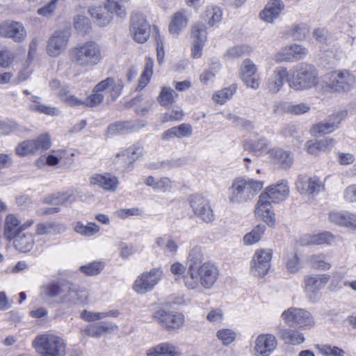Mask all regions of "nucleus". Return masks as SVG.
<instances>
[{
  "label": "nucleus",
  "instance_id": "b1692460",
  "mask_svg": "<svg viewBox=\"0 0 356 356\" xmlns=\"http://www.w3.org/2000/svg\"><path fill=\"white\" fill-rule=\"evenodd\" d=\"M32 223L33 221L30 222L27 225H26V224L20 225V221L15 215L9 214L6 216L5 220V236L8 239L12 240V238L15 237L19 232H23V230L30 226Z\"/></svg>",
  "mask_w": 356,
  "mask_h": 356
},
{
  "label": "nucleus",
  "instance_id": "39448f33",
  "mask_svg": "<svg viewBox=\"0 0 356 356\" xmlns=\"http://www.w3.org/2000/svg\"><path fill=\"white\" fill-rule=\"evenodd\" d=\"M218 277V270L216 266L209 262H204L195 272L184 275L182 280L188 289H195L200 285L209 289L212 288Z\"/></svg>",
  "mask_w": 356,
  "mask_h": 356
},
{
  "label": "nucleus",
  "instance_id": "052dcab7",
  "mask_svg": "<svg viewBox=\"0 0 356 356\" xmlns=\"http://www.w3.org/2000/svg\"><path fill=\"white\" fill-rule=\"evenodd\" d=\"M104 97L102 93L92 92V94L84 100V106L88 107L97 106L103 102Z\"/></svg>",
  "mask_w": 356,
  "mask_h": 356
},
{
  "label": "nucleus",
  "instance_id": "680f3d73",
  "mask_svg": "<svg viewBox=\"0 0 356 356\" xmlns=\"http://www.w3.org/2000/svg\"><path fill=\"white\" fill-rule=\"evenodd\" d=\"M74 192L67 191L64 193H58V205L69 206L76 201Z\"/></svg>",
  "mask_w": 356,
  "mask_h": 356
},
{
  "label": "nucleus",
  "instance_id": "7c9ffc66",
  "mask_svg": "<svg viewBox=\"0 0 356 356\" xmlns=\"http://www.w3.org/2000/svg\"><path fill=\"white\" fill-rule=\"evenodd\" d=\"M269 154L274 161L282 168H289L293 164V159L289 152L282 149H273L269 152Z\"/></svg>",
  "mask_w": 356,
  "mask_h": 356
},
{
  "label": "nucleus",
  "instance_id": "09e8293b",
  "mask_svg": "<svg viewBox=\"0 0 356 356\" xmlns=\"http://www.w3.org/2000/svg\"><path fill=\"white\" fill-rule=\"evenodd\" d=\"M207 32L204 24L197 23L192 27L191 37L194 41L205 42L207 40Z\"/></svg>",
  "mask_w": 356,
  "mask_h": 356
},
{
  "label": "nucleus",
  "instance_id": "393cba45",
  "mask_svg": "<svg viewBox=\"0 0 356 356\" xmlns=\"http://www.w3.org/2000/svg\"><path fill=\"white\" fill-rule=\"evenodd\" d=\"M181 352L177 346L170 342H163L150 348L147 356H181Z\"/></svg>",
  "mask_w": 356,
  "mask_h": 356
},
{
  "label": "nucleus",
  "instance_id": "338daca9",
  "mask_svg": "<svg viewBox=\"0 0 356 356\" xmlns=\"http://www.w3.org/2000/svg\"><path fill=\"white\" fill-rule=\"evenodd\" d=\"M120 250V255L122 259H128L130 256L134 254L136 250L133 245H128L125 243L120 242L118 244Z\"/></svg>",
  "mask_w": 356,
  "mask_h": 356
},
{
  "label": "nucleus",
  "instance_id": "0e129e2a",
  "mask_svg": "<svg viewBox=\"0 0 356 356\" xmlns=\"http://www.w3.org/2000/svg\"><path fill=\"white\" fill-rule=\"evenodd\" d=\"M15 58L14 54L8 50L3 49L0 51V66L2 67H8L13 63Z\"/></svg>",
  "mask_w": 356,
  "mask_h": 356
},
{
  "label": "nucleus",
  "instance_id": "f704fd0d",
  "mask_svg": "<svg viewBox=\"0 0 356 356\" xmlns=\"http://www.w3.org/2000/svg\"><path fill=\"white\" fill-rule=\"evenodd\" d=\"M280 335L286 343L291 345H298L305 341L303 334L296 330L284 329L280 331Z\"/></svg>",
  "mask_w": 356,
  "mask_h": 356
},
{
  "label": "nucleus",
  "instance_id": "49530a36",
  "mask_svg": "<svg viewBox=\"0 0 356 356\" xmlns=\"http://www.w3.org/2000/svg\"><path fill=\"white\" fill-rule=\"evenodd\" d=\"M140 150L138 145H133L125 150H123L116 154V158L127 157L126 165H131L138 158V152Z\"/></svg>",
  "mask_w": 356,
  "mask_h": 356
},
{
  "label": "nucleus",
  "instance_id": "ddd939ff",
  "mask_svg": "<svg viewBox=\"0 0 356 356\" xmlns=\"http://www.w3.org/2000/svg\"><path fill=\"white\" fill-rule=\"evenodd\" d=\"M163 275L159 268L151 269L144 272L138 276L133 284V289L138 294H145L152 291L159 283Z\"/></svg>",
  "mask_w": 356,
  "mask_h": 356
},
{
  "label": "nucleus",
  "instance_id": "8fccbe9b",
  "mask_svg": "<svg viewBox=\"0 0 356 356\" xmlns=\"http://www.w3.org/2000/svg\"><path fill=\"white\" fill-rule=\"evenodd\" d=\"M316 348L324 356H344L345 351L337 346L316 345Z\"/></svg>",
  "mask_w": 356,
  "mask_h": 356
},
{
  "label": "nucleus",
  "instance_id": "e433bc0d",
  "mask_svg": "<svg viewBox=\"0 0 356 356\" xmlns=\"http://www.w3.org/2000/svg\"><path fill=\"white\" fill-rule=\"evenodd\" d=\"M153 59L149 57H146L145 60V68L140 77L136 90H142L147 85L153 74Z\"/></svg>",
  "mask_w": 356,
  "mask_h": 356
},
{
  "label": "nucleus",
  "instance_id": "bf43d9fd",
  "mask_svg": "<svg viewBox=\"0 0 356 356\" xmlns=\"http://www.w3.org/2000/svg\"><path fill=\"white\" fill-rule=\"evenodd\" d=\"M336 129L335 125L327 120V121L323 123H319L314 126L312 131L314 133L326 134L333 131Z\"/></svg>",
  "mask_w": 356,
  "mask_h": 356
},
{
  "label": "nucleus",
  "instance_id": "2eb2a0df",
  "mask_svg": "<svg viewBox=\"0 0 356 356\" xmlns=\"http://www.w3.org/2000/svg\"><path fill=\"white\" fill-rule=\"evenodd\" d=\"M131 32L134 39L138 43H145L150 35V26L145 17L138 13L132 14L131 17Z\"/></svg>",
  "mask_w": 356,
  "mask_h": 356
},
{
  "label": "nucleus",
  "instance_id": "a211bd4d",
  "mask_svg": "<svg viewBox=\"0 0 356 356\" xmlns=\"http://www.w3.org/2000/svg\"><path fill=\"white\" fill-rule=\"evenodd\" d=\"M330 276L326 275H307L305 277V289L309 300H317L318 293L327 283Z\"/></svg>",
  "mask_w": 356,
  "mask_h": 356
},
{
  "label": "nucleus",
  "instance_id": "dca6fc26",
  "mask_svg": "<svg viewBox=\"0 0 356 356\" xmlns=\"http://www.w3.org/2000/svg\"><path fill=\"white\" fill-rule=\"evenodd\" d=\"M296 188L302 195H311L323 191L324 184L317 177L300 175L296 181Z\"/></svg>",
  "mask_w": 356,
  "mask_h": 356
},
{
  "label": "nucleus",
  "instance_id": "774afa93",
  "mask_svg": "<svg viewBox=\"0 0 356 356\" xmlns=\"http://www.w3.org/2000/svg\"><path fill=\"white\" fill-rule=\"evenodd\" d=\"M257 70V66L253 63V62L251 60L247 58L243 60L241 66L240 75L255 74Z\"/></svg>",
  "mask_w": 356,
  "mask_h": 356
},
{
  "label": "nucleus",
  "instance_id": "2f4dec72",
  "mask_svg": "<svg viewBox=\"0 0 356 356\" xmlns=\"http://www.w3.org/2000/svg\"><path fill=\"white\" fill-rule=\"evenodd\" d=\"M187 23L188 19L184 14V11H178L172 17L169 25V32L172 35H177L181 30L186 26Z\"/></svg>",
  "mask_w": 356,
  "mask_h": 356
},
{
  "label": "nucleus",
  "instance_id": "5701e85b",
  "mask_svg": "<svg viewBox=\"0 0 356 356\" xmlns=\"http://www.w3.org/2000/svg\"><path fill=\"white\" fill-rule=\"evenodd\" d=\"M91 185H97L105 191L115 192L118 186L119 181L116 177L109 174H95L90 178Z\"/></svg>",
  "mask_w": 356,
  "mask_h": 356
},
{
  "label": "nucleus",
  "instance_id": "f3484780",
  "mask_svg": "<svg viewBox=\"0 0 356 356\" xmlns=\"http://www.w3.org/2000/svg\"><path fill=\"white\" fill-rule=\"evenodd\" d=\"M277 346L276 337L271 334H261L255 339L253 348L255 356H270Z\"/></svg>",
  "mask_w": 356,
  "mask_h": 356
},
{
  "label": "nucleus",
  "instance_id": "9b49d317",
  "mask_svg": "<svg viewBox=\"0 0 356 356\" xmlns=\"http://www.w3.org/2000/svg\"><path fill=\"white\" fill-rule=\"evenodd\" d=\"M152 317L163 329L170 332L180 330L185 322L184 315L181 313L161 309L156 310Z\"/></svg>",
  "mask_w": 356,
  "mask_h": 356
},
{
  "label": "nucleus",
  "instance_id": "423d86ee",
  "mask_svg": "<svg viewBox=\"0 0 356 356\" xmlns=\"http://www.w3.org/2000/svg\"><path fill=\"white\" fill-rule=\"evenodd\" d=\"M70 54L71 61L81 67L95 66L102 58L101 47L94 41L77 44L70 50Z\"/></svg>",
  "mask_w": 356,
  "mask_h": 356
},
{
  "label": "nucleus",
  "instance_id": "a878e982",
  "mask_svg": "<svg viewBox=\"0 0 356 356\" xmlns=\"http://www.w3.org/2000/svg\"><path fill=\"white\" fill-rule=\"evenodd\" d=\"M329 220L331 222L339 226L350 227L356 230V213L348 211L331 212Z\"/></svg>",
  "mask_w": 356,
  "mask_h": 356
},
{
  "label": "nucleus",
  "instance_id": "bb28decb",
  "mask_svg": "<svg viewBox=\"0 0 356 356\" xmlns=\"http://www.w3.org/2000/svg\"><path fill=\"white\" fill-rule=\"evenodd\" d=\"M284 8V5L280 0H272L266 4L259 16L264 21L272 23L279 17Z\"/></svg>",
  "mask_w": 356,
  "mask_h": 356
},
{
  "label": "nucleus",
  "instance_id": "37998d69",
  "mask_svg": "<svg viewBox=\"0 0 356 356\" xmlns=\"http://www.w3.org/2000/svg\"><path fill=\"white\" fill-rule=\"evenodd\" d=\"M251 50V47L246 44L234 46L227 50L225 57L227 59L238 58L249 54Z\"/></svg>",
  "mask_w": 356,
  "mask_h": 356
},
{
  "label": "nucleus",
  "instance_id": "69168bd1",
  "mask_svg": "<svg viewBox=\"0 0 356 356\" xmlns=\"http://www.w3.org/2000/svg\"><path fill=\"white\" fill-rule=\"evenodd\" d=\"M335 141L332 138H325L319 140L317 143L314 144L312 147H309V152H312V148H316L319 150L326 151L334 146Z\"/></svg>",
  "mask_w": 356,
  "mask_h": 356
},
{
  "label": "nucleus",
  "instance_id": "0eeeda50",
  "mask_svg": "<svg viewBox=\"0 0 356 356\" xmlns=\"http://www.w3.org/2000/svg\"><path fill=\"white\" fill-rule=\"evenodd\" d=\"M35 348L42 356H65L66 343L63 339L54 334L38 336L34 341Z\"/></svg>",
  "mask_w": 356,
  "mask_h": 356
},
{
  "label": "nucleus",
  "instance_id": "4be33fe9",
  "mask_svg": "<svg viewBox=\"0 0 356 356\" xmlns=\"http://www.w3.org/2000/svg\"><path fill=\"white\" fill-rule=\"evenodd\" d=\"M307 49L299 44H291L282 48L276 55L277 62L290 61L293 59H300L307 54Z\"/></svg>",
  "mask_w": 356,
  "mask_h": 356
},
{
  "label": "nucleus",
  "instance_id": "ea45409f",
  "mask_svg": "<svg viewBox=\"0 0 356 356\" xmlns=\"http://www.w3.org/2000/svg\"><path fill=\"white\" fill-rule=\"evenodd\" d=\"M309 264L317 270H328L331 267V264L327 261L325 254H312L307 259Z\"/></svg>",
  "mask_w": 356,
  "mask_h": 356
},
{
  "label": "nucleus",
  "instance_id": "864d4df0",
  "mask_svg": "<svg viewBox=\"0 0 356 356\" xmlns=\"http://www.w3.org/2000/svg\"><path fill=\"white\" fill-rule=\"evenodd\" d=\"M104 265L101 262L95 261L86 266H81L80 270L88 276L97 275L101 273Z\"/></svg>",
  "mask_w": 356,
  "mask_h": 356
},
{
  "label": "nucleus",
  "instance_id": "a19ab883",
  "mask_svg": "<svg viewBox=\"0 0 356 356\" xmlns=\"http://www.w3.org/2000/svg\"><path fill=\"white\" fill-rule=\"evenodd\" d=\"M177 92L170 88L163 87L158 97V102L162 106H168L174 103Z\"/></svg>",
  "mask_w": 356,
  "mask_h": 356
},
{
  "label": "nucleus",
  "instance_id": "4d7b16f0",
  "mask_svg": "<svg viewBox=\"0 0 356 356\" xmlns=\"http://www.w3.org/2000/svg\"><path fill=\"white\" fill-rule=\"evenodd\" d=\"M31 110L40 113H44L49 115H58L59 111L56 107L47 106L42 104H33L31 106Z\"/></svg>",
  "mask_w": 356,
  "mask_h": 356
},
{
  "label": "nucleus",
  "instance_id": "58836bf2",
  "mask_svg": "<svg viewBox=\"0 0 356 356\" xmlns=\"http://www.w3.org/2000/svg\"><path fill=\"white\" fill-rule=\"evenodd\" d=\"M266 229L264 225H257L250 232L246 234L243 237V242L245 245H253L260 241Z\"/></svg>",
  "mask_w": 356,
  "mask_h": 356
},
{
  "label": "nucleus",
  "instance_id": "de8ad7c7",
  "mask_svg": "<svg viewBox=\"0 0 356 356\" xmlns=\"http://www.w3.org/2000/svg\"><path fill=\"white\" fill-rule=\"evenodd\" d=\"M334 240V237L330 232H325L314 234L309 236L308 245H321L324 243L330 244Z\"/></svg>",
  "mask_w": 356,
  "mask_h": 356
},
{
  "label": "nucleus",
  "instance_id": "aec40b11",
  "mask_svg": "<svg viewBox=\"0 0 356 356\" xmlns=\"http://www.w3.org/2000/svg\"><path fill=\"white\" fill-rule=\"evenodd\" d=\"M0 34L1 36L10 38L17 43L22 42L27 36L24 25L15 21L6 22L0 25Z\"/></svg>",
  "mask_w": 356,
  "mask_h": 356
},
{
  "label": "nucleus",
  "instance_id": "3c124183",
  "mask_svg": "<svg viewBox=\"0 0 356 356\" xmlns=\"http://www.w3.org/2000/svg\"><path fill=\"white\" fill-rule=\"evenodd\" d=\"M35 143L32 140H25L15 147V152L19 156H25L29 154L35 153Z\"/></svg>",
  "mask_w": 356,
  "mask_h": 356
},
{
  "label": "nucleus",
  "instance_id": "6e6552de",
  "mask_svg": "<svg viewBox=\"0 0 356 356\" xmlns=\"http://www.w3.org/2000/svg\"><path fill=\"white\" fill-rule=\"evenodd\" d=\"M88 13L99 26L108 24L114 14L119 17H123L126 15L124 8L115 0H107L104 6H91Z\"/></svg>",
  "mask_w": 356,
  "mask_h": 356
},
{
  "label": "nucleus",
  "instance_id": "603ef678",
  "mask_svg": "<svg viewBox=\"0 0 356 356\" xmlns=\"http://www.w3.org/2000/svg\"><path fill=\"white\" fill-rule=\"evenodd\" d=\"M281 105L284 106V108L289 113L295 115H301L307 113L310 110V107L308 104L301 103L299 104H292L282 103Z\"/></svg>",
  "mask_w": 356,
  "mask_h": 356
},
{
  "label": "nucleus",
  "instance_id": "412c9836",
  "mask_svg": "<svg viewBox=\"0 0 356 356\" xmlns=\"http://www.w3.org/2000/svg\"><path fill=\"white\" fill-rule=\"evenodd\" d=\"M70 32L66 30L55 31L48 40L47 51V54L52 57L60 54L66 47Z\"/></svg>",
  "mask_w": 356,
  "mask_h": 356
},
{
  "label": "nucleus",
  "instance_id": "5fc2aeb1",
  "mask_svg": "<svg viewBox=\"0 0 356 356\" xmlns=\"http://www.w3.org/2000/svg\"><path fill=\"white\" fill-rule=\"evenodd\" d=\"M216 337L224 346H228L234 341L236 333L230 329H221L216 332Z\"/></svg>",
  "mask_w": 356,
  "mask_h": 356
},
{
  "label": "nucleus",
  "instance_id": "9d476101",
  "mask_svg": "<svg viewBox=\"0 0 356 356\" xmlns=\"http://www.w3.org/2000/svg\"><path fill=\"white\" fill-rule=\"evenodd\" d=\"M282 318L291 327L298 326L310 329L315 325L312 314L302 308L290 307L282 312Z\"/></svg>",
  "mask_w": 356,
  "mask_h": 356
},
{
  "label": "nucleus",
  "instance_id": "4c0bfd02",
  "mask_svg": "<svg viewBox=\"0 0 356 356\" xmlns=\"http://www.w3.org/2000/svg\"><path fill=\"white\" fill-rule=\"evenodd\" d=\"M99 226L94 222H89L87 225H83V223L78 222L74 227V231L86 237H90L94 236L99 231Z\"/></svg>",
  "mask_w": 356,
  "mask_h": 356
},
{
  "label": "nucleus",
  "instance_id": "1a4fd4ad",
  "mask_svg": "<svg viewBox=\"0 0 356 356\" xmlns=\"http://www.w3.org/2000/svg\"><path fill=\"white\" fill-rule=\"evenodd\" d=\"M327 81L321 87L323 92H346L354 86L355 78L348 71L332 72L327 75Z\"/></svg>",
  "mask_w": 356,
  "mask_h": 356
},
{
  "label": "nucleus",
  "instance_id": "7ed1b4c3",
  "mask_svg": "<svg viewBox=\"0 0 356 356\" xmlns=\"http://www.w3.org/2000/svg\"><path fill=\"white\" fill-rule=\"evenodd\" d=\"M287 81L295 90H309L318 84V72L314 65L302 63L291 71Z\"/></svg>",
  "mask_w": 356,
  "mask_h": 356
},
{
  "label": "nucleus",
  "instance_id": "c85d7f7f",
  "mask_svg": "<svg viewBox=\"0 0 356 356\" xmlns=\"http://www.w3.org/2000/svg\"><path fill=\"white\" fill-rule=\"evenodd\" d=\"M12 239L15 249L22 252H30L35 244L33 235L29 232H19Z\"/></svg>",
  "mask_w": 356,
  "mask_h": 356
},
{
  "label": "nucleus",
  "instance_id": "6ab92c4d",
  "mask_svg": "<svg viewBox=\"0 0 356 356\" xmlns=\"http://www.w3.org/2000/svg\"><path fill=\"white\" fill-rule=\"evenodd\" d=\"M147 122L143 120L118 121L111 124L106 130V136H114L133 132L145 127Z\"/></svg>",
  "mask_w": 356,
  "mask_h": 356
},
{
  "label": "nucleus",
  "instance_id": "72a5a7b5",
  "mask_svg": "<svg viewBox=\"0 0 356 356\" xmlns=\"http://www.w3.org/2000/svg\"><path fill=\"white\" fill-rule=\"evenodd\" d=\"M268 145V140L265 138H261L257 141L252 139L245 140L243 146L245 150L251 152L255 156H259L267 148Z\"/></svg>",
  "mask_w": 356,
  "mask_h": 356
},
{
  "label": "nucleus",
  "instance_id": "a18cd8bd",
  "mask_svg": "<svg viewBox=\"0 0 356 356\" xmlns=\"http://www.w3.org/2000/svg\"><path fill=\"white\" fill-rule=\"evenodd\" d=\"M236 90V86H231L218 90L213 95V99L217 104H222L234 95Z\"/></svg>",
  "mask_w": 356,
  "mask_h": 356
},
{
  "label": "nucleus",
  "instance_id": "f257e3e1",
  "mask_svg": "<svg viewBox=\"0 0 356 356\" xmlns=\"http://www.w3.org/2000/svg\"><path fill=\"white\" fill-rule=\"evenodd\" d=\"M40 297L45 300H54L58 305L72 307L87 304L89 291L84 286L68 280H51L40 287Z\"/></svg>",
  "mask_w": 356,
  "mask_h": 356
},
{
  "label": "nucleus",
  "instance_id": "13d9d810",
  "mask_svg": "<svg viewBox=\"0 0 356 356\" xmlns=\"http://www.w3.org/2000/svg\"><path fill=\"white\" fill-rule=\"evenodd\" d=\"M110 312H92L88 310H83L81 313V317L88 322L95 321L106 318Z\"/></svg>",
  "mask_w": 356,
  "mask_h": 356
},
{
  "label": "nucleus",
  "instance_id": "473e14b6",
  "mask_svg": "<svg viewBox=\"0 0 356 356\" xmlns=\"http://www.w3.org/2000/svg\"><path fill=\"white\" fill-rule=\"evenodd\" d=\"M65 230V227L62 224L54 222H44L37 225L35 233L38 235L50 234H60Z\"/></svg>",
  "mask_w": 356,
  "mask_h": 356
},
{
  "label": "nucleus",
  "instance_id": "c03bdc74",
  "mask_svg": "<svg viewBox=\"0 0 356 356\" xmlns=\"http://www.w3.org/2000/svg\"><path fill=\"white\" fill-rule=\"evenodd\" d=\"M74 27L79 32L87 33L91 29V23L87 17L78 14L74 17Z\"/></svg>",
  "mask_w": 356,
  "mask_h": 356
},
{
  "label": "nucleus",
  "instance_id": "20e7f679",
  "mask_svg": "<svg viewBox=\"0 0 356 356\" xmlns=\"http://www.w3.org/2000/svg\"><path fill=\"white\" fill-rule=\"evenodd\" d=\"M264 183L253 179L238 177L233 180L229 188L230 202L239 204L252 200L262 188Z\"/></svg>",
  "mask_w": 356,
  "mask_h": 356
},
{
  "label": "nucleus",
  "instance_id": "4468645a",
  "mask_svg": "<svg viewBox=\"0 0 356 356\" xmlns=\"http://www.w3.org/2000/svg\"><path fill=\"white\" fill-rule=\"evenodd\" d=\"M190 206L194 214L205 222H211L215 216L207 200L200 195H193L189 197Z\"/></svg>",
  "mask_w": 356,
  "mask_h": 356
},
{
  "label": "nucleus",
  "instance_id": "e2e57ef3",
  "mask_svg": "<svg viewBox=\"0 0 356 356\" xmlns=\"http://www.w3.org/2000/svg\"><path fill=\"white\" fill-rule=\"evenodd\" d=\"M58 0H51L48 3L39 8L38 14L44 17H50L53 15Z\"/></svg>",
  "mask_w": 356,
  "mask_h": 356
},
{
  "label": "nucleus",
  "instance_id": "6e6d98bb",
  "mask_svg": "<svg viewBox=\"0 0 356 356\" xmlns=\"http://www.w3.org/2000/svg\"><path fill=\"white\" fill-rule=\"evenodd\" d=\"M32 140L35 145V153L46 150L51 146L50 137L48 134L40 135Z\"/></svg>",
  "mask_w": 356,
  "mask_h": 356
},
{
  "label": "nucleus",
  "instance_id": "c9c22d12",
  "mask_svg": "<svg viewBox=\"0 0 356 356\" xmlns=\"http://www.w3.org/2000/svg\"><path fill=\"white\" fill-rule=\"evenodd\" d=\"M113 325L106 323L101 324H91L88 325L85 330V334L91 337L98 338L106 332H109L113 330Z\"/></svg>",
  "mask_w": 356,
  "mask_h": 356
},
{
  "label": "nucleus",
  "instance_id": "cd10ccee",
  "mask_svg": "<svg viewBox=\"0 0 356 356\" xmlns=\"http://www.w3.org/2000/svg\"><path fill=\"white\" fill-rule=\"evenodd\" d=\"M290 74L284 67H277L272 76L268 79L267 88L271 93H277L281 89L284 84V80L288 79Z\"/></svg>",
  "mask_w": 356,
  "mask_h": 356
},
{
  "label": "nucleus",
  "instance_id": "f8f14e48",
  "mask_svg": "<svg viewBox=\"0 0 356 356\" xmlns=\"http://www.w3.org/2000/svg\"><path fill=\"white\" fill-rule=\"evenodd\" d=\"M273 251L271 249H259L255 251L250 265V272L254 277L262 278L270 268Z\"/></svg>",
  "mask_w": 356,
  "mask_h": 356
},
{
  "label": "nucleus",
  "instance_id": "f03ea898",
  "mask_svg": "<svg viewBox=\"0 0 356 356\" xmlns=\"http://www.w3.org/2000/svg\"><path fill=\"white\" fill-rule=\"evenodd\" d=\"M289 194L286 180L282 179L277 184L269 186L265 192L260 194L255 209L257 216L261 217L268 225L275 222V213L272 211L271 202L279 203L286 200Z\"/></svg>",
  "mask_w": 356,
  "mask_h": 356
},
{
  "label": "nucleus",
  "instance_id": "c756f323",
  "mask_svg": "<svg viewBox=\"0 0 356 356\" xmlns=\"http://www.w3.org/2000/svg\"><path fill=\"white\" fill-rule=\"evenodd\" d=\"M203 260L204 257L201 248L198 246L193 248L190 250L187 257V270L186 273H190L193 271L195 272L197 268L204 264V262H203Z\"/></svg>",
  "mask_w": 356,
  "mask_h": 356
},
{
  "label": "nucleus",
  "instance_id": "79ce46f5",
  "mask_svg": "<svg viewBox=\"0 0 356 356\" xmlns=\"http://www.w3.org/2000/svg\"><path fill=\"white\" fill-rule=\"evenodd\" d=\"M222 11L220 8L213 6L207 9L204 13L202 18L204 21H207L209 26H213L216 23L221 20Z\"/></svg>",
  "mask_w": 356,
  "mask_h": 356
}]
</instances>
